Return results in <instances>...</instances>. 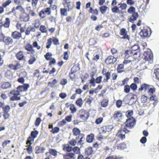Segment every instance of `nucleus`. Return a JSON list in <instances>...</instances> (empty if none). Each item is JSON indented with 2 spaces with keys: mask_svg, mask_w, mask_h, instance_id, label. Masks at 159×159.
Listing matches in <instances>:
<instances>
[{
  "mask_svg": "<svg viewBox=\"0 0 159 159\" xmlns=\"http://www.w3.org/2000/svg\"><path fill=\"white\" fill-rule=\"evenodd\" d=\"M136 120L134 117L128 118L125 123V125L123 128V131L125 134L129 133L130 132L128 129H131L133 128L135 124Z\"/></svg>",
  "mask_w": 159,
  "mask_h": 159,
  "instance_id": "1",
  "label": "nucleus"
},
{
  "mask_svg": "<svg viewBox=\"0 0 159 159\" xmlns=\"http://www.w3.org/2000/svg\"><path fill=\"white\" fill-rule=\"evenodd\" d=\"M36 48L37 49L39 50L41 47L39 45L37 41H35L33 42L32 45L30 43H27L24 47L25 49L27 51V54H34L35 52V50L33 48Z\"/></svg>",
  "mask_w": 159,
  "mask_h": 159,
  "instance_id": "2",
  "label": "nucleus"
},
{
  "mask_svg": "<svg viewBox=\"0 0 159 159\" xmlns=\"http://www.w3.org/2000/svg\"><path fill=\"white\" fill-rule=\"evenodd\" d=\"M128 13L131 14V16L129 18V21L133 23L137 20L139 17L138 13L136 12V9L134 7L131 6L127 10Z\"/></svg>",
  "mask_w": 159,
  "mask_h": 159,
  "instance_id": "3",
  "label": "nucleus"
},
{
  "mask_svg": "<svg viewBox=\"0 0 159 159\" xmlns=\"http://www.w3.org/2000/svg\"><path fill=\"white\" fill-rule=\"evenodd\" d=\"M16 9H20V14L19 19L20 21L26 22L29 20L30 19L29 14L25 12V10L23 7L20 6L18 7Z\"/></svg>",
  "mask_w": 159,
  "mask_h": 159,
  "instance_id": "4",
  "label": "nucleus"
},
{
  "mask_svg": "<svg viewBox=\"0 0 159 159\" xmlns=\"http://www.w3.org/2000/svg\"><path fill=\"white\" fill-rule=\"evenodd\" d=\"M151 29L147 27H144L139 33V34L143 39L148 38L150 36L152 31Z\"/></svg>",
  "mask_w": 159,
  "mask_h": 159,
  "instance_id": "5",
  "label": "nucleus"
},
{
  "mask_svg": "<svg viewBox=\"0 0 159 159\" xmlns=\"http://www.w3.org/2000/svg\"><path fill=\"white\" fill-rule=\"evenodd\" d=\"M52 8L50 7H46L42 9L39 12V16L41 19H43L46 18V14L50 16L51 14Z\"/></svg>",
  "mask_w": 159,
  "mask_h": 159,
  "instance_id": "6",
  "label": "nucleus"
},
{
  "mask_svg": "<svg viewBox=\"0 0 159 159\" xmlns=\"http://www.w3.org/2000/svg\"><path fill=\"white\" fill-rule=\"evenodd\" d=\"M20 93L17 90H11L9 93V96L12 95L10 98V100L11 101L20 100Z\"/></svg>",
  "mask_w": 159,
  "mask_h": 159,
  "instance_id": "7",
  "label": "nucleus"
},
{
  "mask_svg": "<svg viewBox=\"0 0 159 159\" xmlns=\"http://www.w3.org/2000/svg\"><path fill=\"white\" fill-rule=\"evenodd\" d=\"M77 115L78 117L84 120H87L89 115V113L84 109L80 110Z\"/></svg>",
  "mask_w": 159,
  "mask_h": 159,
  "instance_id": "8",
  "label": "nucleus"
},
{
  "mask_svg": "<svg viewBox=\"0 0 159 159\" xmlns=\"http://www.w3.org/2000/svg\"><path fill=\"white\" fill-rule=\"evenodd\" d=\"M128 31L125 29L124 28H121L120 30L119 33L120 35L122 36L120 38L124 39L127 40L129 41L130 36L128 34Z\"/></svg>",
  "mask_w": 159,
  "mask_h": 159,
  "instance_id": "9",
  "label": "nucleus"
},
{
  "mask_svg": "<svg viewBox=\"0 0 159 159\" xmlns=\"http://www.w3.org/2000/svg\"><path fill=\"white\" fill-rule=\"evenodd\" d=\"M10 107L9 105H6L5 106H3L2 109L3 111V116L4 119L6 120L8 119L10 116V115L8 113L10 110Z\"/></svg>",
  "mask_w": 159,
  "mask_h": 159,
  "instance_id": "10",
  "label": "nucleus"
},
{
  "mask_svg": "<svg viewBox=\"0 0 159 159\" xmlns=\"http://www.w3.org/2000/svg\"><path fill=\"white\" fill-rule=\"evenodd\" d=\"M2 38V41L6 45L12 44L13 43V40L10 37L5 36L3 33H2L0 34Z\"/></svg>",
  "mask_w": 159,
  "mask_h": 159,
  "instance_id": "11",
  "label": "nucleus"
},
{
  "mask_svg": "<svg viewBox=\"0 0 159 159\" xmlns=\"http://www.w3.org/2000/svg\"><path fill=\"white\" fill-rule=\"evenodd\" d=\"M102 73L103 75L106 76V78L103 79V82L105 83H107L108 80L111 77V73L107 71V70L106 68H103L102 71Z\"/></svg>",
  "mask_w": 159,
  "mask_h": 159,
  "instance_id": "12",
  "label": "nucleus"
},
{
  "mask_svg": "<svg viewBox=\"0 0 159 159\" xmlns=\"http://www.w3.org/2000/svg\"><path fill=\"white\" fill-rule=\"evenodd\" d=\"M123 115L120 111H115L113 117L114 119L117 121H119L122 119Z\"/></svg>",
  "mask_w": 159,
  "mask_h": 159,
  "instance_id": "13",
  "label": "nucleus"
},
{
  "mask_svg": "<svg viewBox=\"0 0 159 159\" xmlns=\"http://www.w3.org/2000/svg\"><path fill=\"white\" fill-rule=\"evenodd\" d=\"M116 61V58L114 57L113 56H110L106 59L105 62L107 65H110L114 64Z\"/></svg>",
  "mask_w": 159,
  "mask_h": 159,
  "instance_id": "14",
  "label": "nucleus"
},
{
  "mask_svg": "<svg viewBox=\"0 0 159 159\" xmlns=\"http://www.w3.org/2000/svg\"><path fill=\"white\" fill-rule=\"evenodd\" d=\"M30 85L29 84H25L23 85L19 86L16 89L20 93L22 92L27 91Z\"/></svg>",
  "mask_w": 159,
  "mask_h": 159,
  "instance_id": "15",
  "label": "nucleus"
},
{
  "mask_svg": "<svg viewBox=\"0 0 159 159\" xmlns=\"http://www.w3.org/2000/svg\"><path fill=\"white\" fill-rule=\"evenodd\" d=\"M124 55L125 58L128 59L130 57L137 55V52H133L130 50H127L125 51Z\"/></svg>",
  "mask_w": 159,
  "mask_h": 159,
  "instance_id": "16",
  "label": "nucleus"
},
{
  "mask_svg": "<svg viewBox=\"0 0 159 159\" xmlns=\"http://www.w3.org/2000/svg\"><path fill=\"white\" fill-rule=\"evenodd\" d=\"M113 126L112 125H107L104 126L101 128V130L102 133H105L107 132L111 131L113 128Z\"/></svg>",
  "mask_w": 159,
  "mask_h": 159,
  "instance_id": "17",
  "label": "nucleus"
},
{
  "mask_svg": "<svg viewBox=\"0 0 159 159\" xmlns=\"http://www.w3.org/2000/svg\"><path fill=\"white\" fill-rule=\"evenodd\" d=\"M11 36L14 39L19 40L22 38V34L21 33L15 31L11 33Z\"/></svg>",
  "mask_w": 159,
  "mask_h": 159,
  "instance_id": "18",
  "label": "nucleus"
},
{
  "mask_svg": "<svg viewBox=\"0 0 159 159\" xmlns=\"http://www.w3.org/2000/svg\"><path fill=\"white\" fill-rule=\"evenodd\" d=\"M143 55L144 56V58L145 60L150 61L153 59V55L150 52H145L143 54Z\"/></svg>",
  "mask_w": 159,
  "mask_h": 159,
  "instance_id": "19",
  "label": "nucleus"
},
{
  "mask_svg": "<svg viewBox=\"0 0 159 159\" xmlns=\"http://www.w3.org/2000/svg\"><path fill=\"white\" fill-rule=\"evenodd\" d=\"M16 57L19 61L25 60V57L22 51H19L16 54Z\"/></svg>",
  "mask_w": 159,
  "mask_h": 159,
  "instance_id": "20",
  "label": "nucleus"
},
{
  "mask_svg": "<svg viewBox=\"0 0 159 159\" xmlns=\"http://www.w3.org/2000/svg\"><path fill=\"white\" fill-rule=\"evenodd\" d=\"M62 4L64 7H66V6H67L68 11H71L73 9L74 6V3L71 2H63Z\"/></svg>",
  "mask_w": 159,
  "mask_h": 159,
  "instance_id": "21",
  "label": "nucleus"
},
{
  "mask_svg": "<svg viewBox=\"0 0 159 159\" xmlns=\"http://www.w3.org/2000/svg\"><path fill=\"white\" fill-rule=\"evenodd\" d=\"M78 136L76 138V140H78L80 139V140L78 141V143L81 145L83 144V141L85 140L84 135L82 134H81L78 135Z\"/></svg>",
  "mask_w": 159,
  "mask_h": 159,
  "instance_id": "22",
  "label": "nucleus"
},
{
  "mask_svg": "<svg viewBox=\"0 0 159 159\" xmlns=\"http://www.w3.org/2000/svg\"><path fill=\"white\" fill-rule=\"evenodd\" d=\"M123 131V129H121L119 130L116 134V136H117L118 138L121 140H123L125 138V134H122V132Z\"/></svg>",
  "mask_w": 159,
  "mask_h": 159,
  "instance_id": "23",
  "label": "nucleus"
},
{
  "mask_svg": "<svg viewBox=\"0 0 159 159\" xmlns=\"http://www.w3.org/2000/svg\"><path fill=\"white\" fill-rule=\"evenodd\" d=\"M150 85L144 83L141 85L140 88L138 90L139 92L144 90L145 91L149 89Z\"/></svg>",
  "mask_w": 159,
  "mask_h": 159,
  "instance_id": "24",
  "label": "nucleus"
},
{
  "mask_svg": "<svg viewBox=\"0 0 159 159\" xmlns=\"http://www.w3.org/2000/svg\"><path fill=\"white\" fill-rule=\"evenodd\" d=\"M75 154L73 153H69L65 154L63 156L64 159H74Z\"/></svg>",
  "mask_w": 159,
  "mask_h": 159,
  "instance_id": "25",
  "label": "nucleus"
},
{
  "mask_svg": "<svg viewBox=\"0 0 159 159\" xmlns=\"http://www.w3.org/2000/svg\"><path fill=\"white\" fill-rule=\"evenodd\" d=\"M45 150V148L44 147H40L39 146H37L35 149V153L36 154L42 153L44 152Z\"/></svg>",
  "mask_w": 159,
  "mask_h": 159,
  "instance_id": "26",
  "label": "nucleus"
},
{
  "mask_svg": "<svg viewBox=\"0 0 159 159\" xmlns=\"http://www.w3.org/2000/svg\"><path fill=\"white\" fill-rule=\"evenodd\" d=\"M93 151L92 147H89L85 149L84 153L86 155L89 156L93 153Z\"/></svg>",
  "mask_w": 159,
  "mask_h": 159,
  "instance_id": "27",
  "label": "nucleus"
},
{
  "mask_svg": "<svg viewBox=\"0 0 159 159\" xmlns=\"http://www.w3.org/2000/svg\"><path fill=\"white\" fill-rule=\"evenodd\" d=\"M11 86V84L7 82H4L2 83L1 87L3 89H6L10 88Z\"/></svg>",
  "mask_w": 159,
  "mask_h": 159,
  "instance_id": "28",
  "label": "nucleus"
},
{
  "mask_svg": "<svg viewBox=\"0 0 159 159\" xmlns=\"http://www.w3.org/2000/svg\"><path fill=\"white\" fill-rule=\"evenodd\" d=\"M115 147L117 148L118 149L123 150L126 148V144L124 142L120 143L119 145L116 143Z\"/></svg>",
  "mask_w": 159,
  "mask_h": 159,
  "instance_id": "29",
  "label": "nucleus"
},
{
  "mask_svg": "<svg viewBox=\"0 0 159 159\" xmlns=\"http://www.w3.org/2000/svg\"><path fill=\"white\" fill-rule=\"evenodd\" d=\"M35 30V29L34 27L32 26L28 27L25 31V34L26 35H28L30 34L31 31L34 32Z\"/></svg>",
  "mask_w": 159,
  "mask_h": 159,
  "instance_id": "30",
  "label": "nucleus"
},
{
  "mask_svg": "<svg viewBox=\"0 0 159 159\" xmlns=\"http://www.w3.org/2000/svg\"><path fill=\"white\" fill-rule=\"evenodd\" d=\"M20 6L21 7H23L22 6H21V5H19L16 6V7H13L11 9V11L9 12L7 14L9 15V14H11V13H12L13 14L14 16H16L18 14V13H17V12L16 11L17 10H19L20 11V9H16V8H17V7H20Z\"/></svg>",
  "mask_w": 159,
  "mask_h": 159,
  "instance_id": "31",
  "label": "nucleus"
},
{
  "mask_svg": "<svg viewBox=\"0 0 159 159\" xmlns=\"http://www.w3.org/2000/svg\"><path fill=\"white\" fill-rule=\"evenodd\" d=\"M62 149L64 151L70 152L72 150V147L70 146L69 144H63L62 145Z\"/></svg>",
  "mask_w": 159,
  "mask_h": 159,
  "instance_id": "32",
  "label": "nucleus"
},
{
  "mask_svg": "<svg viewBox=\"0 0 159 159\" xmlns=\"http://www.w3.org/2000/svg\"><path fill=\"white\" fill-rule=\"evenodd\" d=\"M36 61V59L34 54H31L28 60V63L29 65H32Z\"/></svg>",
  "mask_w": 159,
  "mask_h": 159,
  "instance_id": "33",
  "label": "nucleus"
},
{
  "mask_svg": "<svg viewBox=\"0 0 159 159\" xmlns=\"http://www.w3.org/2000/svg\"><path fill=\"white\" fill-rule=\"evenodd\" d=\"M67 9L64 8H61L60 9V13L61 16H66L67 15Z\"/></svg>",
  "mask_w": 159,
  "mask_h": 159,
  "instance_id": "34",
  "label": "nucleus"
},
{
  "mask_svg": "<svg viewBox=\"0 0 159 159\" xmlns=\"http://www.w3.org/2000/svg\"><path fill=\"white\" fill-rule=\"evenodd\" d=\"M94 139V135L93 134L91 133L88 135L87 137L86 140L87 142L92 143Z\"/></svg>",
  "mask_w": 159,
  "mask_h": 159,
  "instance_id": "35",
  "label": "nucleus"
},
{
  "mask_svg": "<svg viewBox=\"0 0 159 159\" xmlns=\"http://www.w3.org/2000/svg\"><path fill=\"white\" fill-rule=\"evenodd\" d=\"M53 0H48V3L50 5L49 7L52 8V10L54 11L56 10L57 8V6L55 4H52L53 3Z\"/></svg>",
  "mask_w": 159,
  "mask_h": 159,
  "instance_id": "36",
  "label": "nucleus"
},
{
  "mask_svg": "<svg viewBox=\"0 0 159 159\" xmlns=\"http://www.w3.org/2000/svg\"><path fill=\"white\" fill-rule=\"evenodd\" d=\"M4 76L6 78L10 79L12 77L13 73L11 70H7L5 73Z\"/></svg>",
  "mask_w": 159,
  "mask_h": 159,
  "instance_id": "37",
  "label": "nucleus"
},
{
  "mask_svg": "<svg viewBox=\"0 0 159 159\" xmlns=\"http://www.w3.org/2000/svg\"><path fill=\"white\" fill-rule=\"evenodd\" d=\"M109 100L108 99H103L101 102V106L103 107H106L108 105Z\"/></svg>",
  "mask_w": 159,
  "mask_h": 159,
  "instance_id": "38",
  "label": "nucleus"
},
{
  "mask_svg": "<svg viewBox=\"0 0 159 159\" xmlns=\"http://www.w3.org/2000/svg\"><path fill=\"white\" fill-rule=\"evenodd\" d=\"M89 13H91L93 15H98V11L97 9H93L92 7H90L89 11Z\"/></svg>",
  "mask_w": 159,
  "mask_h": 159,
  "instance_id": "39",
  "label": "nucleus"
},
{
  "mask_svg": "<svg viewBox=\"0 0 159 159\" xmlns=\"http://www.w3.org/2000/svg\"><path fill=\"white\" fill-rule=\"evenodd\" d=\"M131 51H132L133 52H137V55L139 51V47L138 44H135L132 47Z\"/></svg>",
  "mask_w": 159,
  "mask_h": 159,
  "instance_id": "40",
  "label": "nucleus"
},
{
  "mask_svg": "<svg viewBox=\"0 0 159 159\" xmlns=\"http://www.w3.org/2000/svg\"><path fill=\"white\" fill-rule=\"evenodd\" d=\"M151 96L150 97V101H154V102L153 104L154 106H155L158 102V99L157 96L155 95H151Z\"/></svg>",
  "mask_w": 159,
  "mask_h": 159,
  "instance_id": "41",
  "label": "nucleus"
},
{
  "mask_svg": "<svg viewBox=\"0 0 159 159\" xmlns=\"http://www.w3.org/2000/svg\"><path fill=\"white\" fill-rule=\"evenodd\" d=\"M10 20L9 18L7 17L5 18V21L3 23V26L6 28H8L10 25Z\"/></svg>",
  "mask_w": 159,
  "mask_h": 159,
  "instance_id": "42",
  "label": "nucleus"
},
{
  "mask_svg": "<svg viewBox=\"0 0 159 159\" xmlns=\"http://www.w3.org/2000/svg\"><path fill=\"white\" fill-rule=\"evenodd\" d=\"M119 8L121 9V11L124 10L126 9L127 7V5L125 3H120L118 4Z\"/></svg>",
  "mask_w": 159,
  "mask_h": 159,
  "instance_id": "43",
  "label": "nucleus"
},
{
  "mask_svg": "<svg viewBox=\"0 0 159 159\" xmlns=\"http://www.w3.org/2000/svg\"><path fill=\"white\" fill-rule=\"evenodd\" d=\"M34 139L30 136H29L27 138V140L26 142V144H32L34 142Z\"/></svg>",
  "mask_w": 159,
  "mask_h": 159,
  "instance_id": "44",
  "label": "nucleus"
},
{
  "mask_svg": "<svg viewBox=\"0 0 159 159\" xmlns=\"http://www.w3.org/2000/svg\"><path fill=\"white\" fill-rule=\"evenodd\" d=\"M72 132L73 135L75 136H77L81 134L80 133V130L78 128H73L72 130Z\"/></svg>",
  "mask_w": 159,
  "mask_h": 159,
  "instance_id": "45",
  "label": "nucleus"
},
{
  "mask_svg": "<svg viewBox=\"0 0 159 159\" xmlns=\"http://www.w3.org/2000/svg\"><path fill=\"white\" fill-rule=\"evenodd\" d=\"M75 104L79 107H81L83 104V101L82 98H80L75 102Z\"/></svg>",
  "mask_w": 159,
  "mask_h": 159,
  "instance_id": "46",
  "label": "nucleus"
},
{
  "mask_svg": "<svg viewBox=\"0 0 159 159\" xmlns=\"http://www.w3.org/2000/svg\"><path fill=\"white\" fill-rule=\"evenodd\" d=\"M124 66L123 64H119L118 65L117 70L118 73H121L124 71Z\"/></svg>",
  "mask_w": 159,
  "mask_h": 159,
  "instance_id": "47",
  "label": "nucleus"
},
{
  "mask_svg": "<svg viewBox=\"0 0 159 159\" xmlns=\"http://www.w3.org/2000/svg\"><path fill=\"white\" fill-rule=\"evenodd\" d=\"M39 30L42 33H47V30L46 27L44 25H40L39 27Z\"/></svg>",
  "mask_w": 159,
  "mask_h": 159,
  "instance_id": "48",
  "label": "nucleus"
},
{
  "mask_svg": "<svg viewBox=\"0 0 159 159\" xmlns=\"http://www.w3.org/2000/svg\"><path fill=\"white\" fill-rule=\"evenodd\" d=\"M111 10L113 12L116 13H120V10L118 7L117 6H114L111 8Z\"/></svg>",
  "mask_w": 159,
  "mask_h": 159,
  "instance_id": "49",
  "label": "nucleus"
},
{
  "mask_svg": "<svg viewBox=\"0 0 159 159\" xmlns=\"http://www.w3.org/2000/svg\"><path fill=\"white\" fill-rule=\"evenodd\" d=\"M38 134L39 132L37 130L33 131L31 132L30 136L34 139L37 138Z\"/></svg>",
  "mask_w": 159,
  "mask_h": 159,
  "instance_id": "50",
  "label": "nucleus"
},
{
  "mask_svg": "<svg viewBox=\"0 0 159 159\" xmlns=\"http://www.w3.org/2000/svg\"><path fill=\"white\" fill-rule=\"evenodd\" d=\"M108 7L106 6H103L100 7L99 9L102 14L105 13L107 11Z\"/></svg>",
  "mask_w": 159,
  "mask_h": 159,
  "instance_id": "51",
  "label": "nucleus"
},
{
  "mask_svg": "<svg viewBox=\"0 0 159 159\" xmlns=\"http://www.w3.org/2000/svg\"><path fill=\"white\" fill-rule=\"evenodd\" d=\"M40 25V21L39 20V19L35 20L34 23V27L38 28L39 27Z\"/></svg>",
  "mask_w": 159,
  "mask_h": 159,
  "instance_id": "52",
  "label": "nucleus"
},
{
  "mask_svg": "<svg viewBox=\"0 0 159 159\" xmlns=\"http://www.w3.org/2000/svg\"><path fill=\"white\" fill-rule=\"evenodd\" d=\"M70 109L71 111V112L72 114H73L75 113L77 109L75 107L74 104H71L70 105Z\"/></svg>",
  "mask_w": 159,
  "mask_h": 159,
  "instance_id": "53",
  "label": "nucleus"
},
{
  "mask_svg": "<svg viewBox=\"0 0 159 159\" xmlns=\"http://www.w3.org/2000/svg\"><path fill=\"white\" fill-rule=\"evenodd\" d=\"M12 2L11 0H7L6 2H3L2 4V6L4 8H6L7 7L9 6Z\"/></svg>",
  "mask_w": 159,
  "mask_h": 159,
  "instance_id": "54",
  "label": "nucleus"
},
{
  "mask_svg": "<svg viewBox=\"0 0 159 159\" xmlns=\"http://www.w3.org/2000/svg\"><path fill=\"white\" fill-rule=\"evenodd\" d=\"M52 39L51 38H49L47 40V41L46 43V48L48 49L50 48L51 44H52Z\"/></svg>",
  "mask_w": 159,
  "mask_h": 159,
  "instance_id": "55",
  "label": "nucleus"
},
{
  "mask_svg": "<svg viewBox=\"0 0 159 159\" xmlns=\"http://www.w3.org/2000/svg\"><path fill=\"white\" fill-rule=\"evenodd\" d=\"M133 114V111L132 110H129L127 111L126 112V116L128 118H130L132 117Z\"/></svg>",
  "mask_w": 159,
  "mask_h": 159,
  "instance_id": "56",
  "label": "nucleus"
},
{
  "mask_svg": "<svg viewBox=\"0 0 159 159\" xmlns=\"http://www.w3.org/2000/svg\"><path fill=\"white\" fill-rule=\"evenodd\" d=\"M156 89L155 88L153 87L152 88H150L148 89V93L149 95H152L153 94V93L155 92Z\"/></svg>",
  "mask_w": 159,
  "mask_h": 159,
  "instance_id": "57",
  "label": "nucleus"
},
{
  "mask_svg": "<svg viewBox=\"0 0 159 159\" xmlns=\"http://www.w3.org/2000/svg\"><path fill=\"white\" fill-rule=\"evenodd\" d=\"M57 83V80L56 79H54L52 82H49L48 83V85L51 87H53Z\"/></svg>",
  "mask_w": 159,
  "mask_h": 159,
  "instance_id": "58",
  "label": "nucleus"
},
{
  "mask_svg": "<svg viewBox=\"0 0 159 159\" xmlns=\"http://www.w3.org/2000/svg\"><path fill=\"white\" fill-rule=\"evenodd\" d=\"M49 152L50 154L54 156H56L57 155V151L55 149H49Z\"/></svg>",
  "mask_w": 159,
  "mask_h": 159,
  "instance_id": "59",
  "label": "nucleus"
},
{
  "mask_svg": "<svg viewBox=\"0 0 159 159\" xmlns=\"http://www.w3.org/2000/svg\"><path fill=\"white\" fill-rule=\"evenodd\" d=\"M148 98L147 96L144 95H143L142 96L141 98V102L143 103H146L147 102Z\"/></svg>",
  "mask_w": 159,
  "mask_h": 159,
  "instance_id": "60",
  "label": "nucleus"
},
{
  "mask_svg": "<svg viewBox=\"0 0 159 159\" xmlns=\"http://www.w3.org/2000/svg\"><path fill=\"white\" fill-rule=\"evenodd\" d=\"M26 147H27V148H26V151L29 154H31L32 152V147L31 145L28 144Z\"/></svg>",
  "mask_w": 159,
  "mask_h": 159,
  "instance_id": "61",
  "label": "nucleus"
},
{
  "mask_svg": "<svg viewBox=\"0 0 159 159\" xmlns=\"http://www.w3.org/2000/svg\"><path fill=\"white\" fill-rule=\"evenodd\" d=\"M130 91V87L128 85H125L124 87V92L126 93H129Z\"/></svg>",
  "mask_w": 159,
  "mask_h": 159,
  "instance_id": "62",
  "label": "nucleus"
},
{
  "mask_svg": "<svg viewBox=\"0 0 159 159\" xmlns=\"http://www.w3.org/2000/svg\"><path fill=\"white\" fill-rule=\"evenodd\" d=\"M52 56V54L51 53L48 52L46 53V54L44 55V57L45 59L47 60L48 61L50 60L51 58V57Z\"/></svg>",
  "mask_w": 159,
  "mask_h": 159,
  "instance_id": "63",
  "label": "nucleus"
},
{
  "mask_svg": "<svg viewBox=\"0 0 159 159\" xmlns=\"http://www.w3.org/2000/svg\"><path fill=\"white\" fill-rule=\"evenodd\" d=\"M154 73L155 75L156 78L159 81V68L155 70Z\"/></svg>",
  "mask_w": 159,
  "mask_h": 159,
  "instance_id": "64",
  "label": "nucleus"
}]
</instances>
